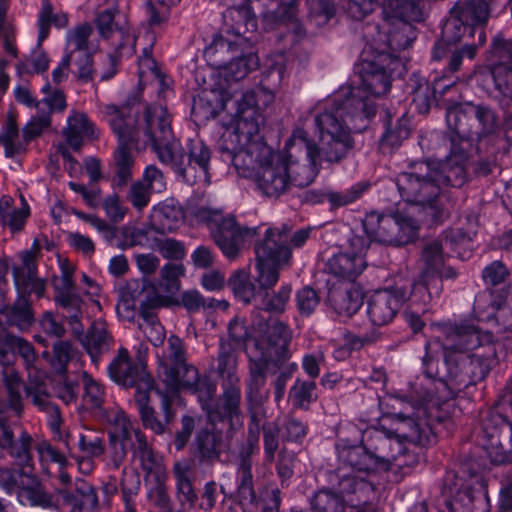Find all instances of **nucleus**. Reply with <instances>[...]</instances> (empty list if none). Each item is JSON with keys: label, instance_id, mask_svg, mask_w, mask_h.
<instances>
[{"label": "nucleus", "instance_id": "nucleus-1", "mask_svg": "<svg viewBox=\"0 0 512 512\" xmlns=\"http://www.w3.org/2000/svg\"><path fill=\"white\" fill-rule=\"evenodd\" d=\"M286 62L284 53H276L266 60L263 87L257 92L221 93L222 107L231 113L218 140L221 158L231 163L241 176L251 179L267 197H278L291 186H309L318 173V160L329 162L323 155L321 143L317 148L301 128L294 130L284 153L268 146L260 135L264 117L259 103L273 102L274 90L285 76Z\"/></svg>", "mask_w": 512, "mask_h": 512}, {"label": "nucleus", "instance_id": "nucleus-2", "mask_svg": "<svg viewBox=\"0 0 512 512\" xmlns=\"http://www.w3.org/2000/svg\"><path fill=\"white\" fill-rule=\"evenodd\" d=\"M398 64L384 53L375 61L364 60L357 80L316 104L315 124L325 159L338 162L351 149V132L363 130L375 116L374 98L389 91L390 73Z\"/></svg>", "mask_w": 512, "mask_h": 512}, {"label": "nucleus", "instance_id": "nucleus-3", "mask_svg": "<svg viewBox=\"0 0 512 512\" xmlns=\"http://www.w3.org/2000/svg\"><path fill=\"white\" fill-rule=\"evenodd\" d=\"M438 340L426 345L425 375L443 401L463 387L483 380L496 362L493 335L468 321L435 325Z\"/></svg>", "mask_w": 512, "mask_h": 512}, {"label": "nucleus", "instance_id": "nucleus-4", "mask_svg": "<svg viewBox=\"0 0 512 512\" xmlns=\"http://www.w3.org/2000/svg\"><path fill=\"white\" fill-rule=\"evenodd\" d=\"M145 130L136 139L151 143L159 161L170 166L188 183L210 182L208 167L210 150L200 140H190L188 155L174 138L171 120L162 106H147L144 111Z\"/></svg>", "mask_w": 512, "mask_h": 512}, {"label": "nucleus", "instance_id": "nucleus-5", "mask_svg": "<svg viewBox=\"0 0 512 512\" xmlns=\"http://www.w3.org/2000/svg\"><path fill=\"white\" fill-rule=\"evenodd\" d=\"M472 249L471 235L463 232L460 228L449 230L442 236L429 241L422 251L425 270L412 288L413 301L426 303L434 295L439 296L442 290V281L437 273L444 265L446 256L456 252L461 259H467L471 256Z\"/></svg>", "mask_w": 512, "mask_h": 512}, {"label": "nucleus", "instance_id": "nucleus-6", "mask_svg": "<svg viewBox=\"0 0 512 512\" xmlns=\"http://www.w3.org/2000/svg\"><path fill=\"white\" fill-rule=\"evenodd\" d=\"M291 337V331L285 323L273 320L267 325L265 335L255 342V354L250 356V375L246 382V399L251 407H259L268 399V363L283 362L289 358Z\"/></svg>", "mask_w": 512, "mask_h": 512}, {"label": "nucleus", "instance_id": "nucleus-7", "mask_svg": "<svg viewBox=\"0 0 512 512\" xmlns=\"http://www.w3.org/2000/svg\"><path fill=\"white\" fill-rule=\"evenodd\" d=\"M137 112L138 109L128 105L118 107L108 104L104 107V116L119 141V147L114 155L115 175L113 178V186L117 188L126 186L133 176L135 157L128 145H135L137 149L151 146V143L136 139L137 134L143 135L145 130L144 115L142 118H138L136 117Z\"/></svg>", "mask_w": 512, "mask_h": 512}, {"label": "nucleus", "instance_id": "nucleus-8", "mask_svg": "<svg viewBox=\"0 0 512 512\" xmlns=\"http://www.w3.org/2000/svg\"><path fill=\"white\" fill-rule=\"evenodd\" d=\"M396 186L404 201L431 210L435 220H442L448 211V197L441 186L438 172L430 163L418 162L401 172Z\"/></svg>", "mask_w": 512, "mask_h": 512}, {"label": "nucleus", "instance_id": "nucleus-9", "mask_svg": "<svg viewBox=\"0 0 512 512\" xmlns=\"http://www.w3.org/2000/svg\"><path fill=\"white\" fill-rule=\"evenodd\" d=\"M41 245L35 239L31 247L20 254L21 264L13 268L14 283L21 295L15 304L0 311V322L5 318L9 325H15L21 331L28 330L34 322L31 305L27 295L35 294L38 298L45 295V281L37 275V259Z\"/></svg>", "mask_w": 512, "mask_h": 512}, {"label": "nucleus", "instance_id": "nucleus-10", "mask_svg": "<svg viewBox=\"0 0 512 512\" xmlns=\"http://www.w3.org/2000/svg\"><path fill=\"white\" fill-rule=\"evenodd\" d=\"M382 29L392 51L408 48L416 38L412 22L423 19V10L415 0H386L383 4Z\"/></svg>", "mask_w": 512, "mask_h": 512}, {"label": "nucleus", "instance_id": "nucleus-11", "mask_svg": "<svg viewBox=\"0 0 512 512\" xmlns=\"http://www.w3.org/2000/svg\"><path fill=\"white\" fill-rule=\"evenodd\" d=\"M440 393L433 388L425 395L422 402L415 405L408 403L405 410L393 416V434L398 439H405L411 444L425 445L430 442V427L424 418H433V410L439 409L443 401ZM435 417H437L435 415Z\"/></svg>", "mask_w": 512, "mask_h": 512}, {"label": "nucleus", "instance_id": "nucleus-12", "mask_svg": "<svg viewBox=\"0 0 512 512\" xmlns=\"http://www.w3.org/2000/svg\"><path fill=\"white\" fill-rule=\"evenodd\" d=\"M285 232H265L263 240L255 246L257 260L256 282L259 294L273 288L279 280V271L290 264L291 252Z\"/></svg>", "mask_w": 512, "mask_h": 512}, {"label": "nucleus", "instance_id": "nucleus-13", "mask_svg": "<svg viewBox=\"0 0 512 512\" xmlns=\"http://www.w3.org/2000/svg\"><path fill=\"white\" fill-rule=\"evenodd\" d=\"M366 236L371 241L388 245H405L417 238L419 225L410 215L368 213L363 220Z\"/></svg>", "mask_w": 512, "mask_h": 512}, {"label": "nucleus", "instance_id": "nucleus-14", "mask_svg": "<svg viewBox=\"0 0 512 512\" xmlns=\"http://www.w3.org/2000/svg\"><path fill=\"white\" fill-rule=\"evenodd\" d=\"M196 217L206 221L216 245L228 258H235L247 239L256 234V228L240 227L233 217H224L218 210L201 208Z\"/></svg>", "mask_w": 512, "mask_h": 512}, {"label": "nucleus", "instance_id": "nucleus-15", "mask_svg": "<svg viewBox=\"0 0 512 512\" xmlns=\"http://www.w3.org/2000/svg\"><path fill=\"white\" fill-rule=\"evenodd\" d=\"M106 420L113 426L110 433L112 451L108 456L107 465L118 469L123 463L127 450L132 456L148 443L143 432L127 417L125 412L116 407L106 412Z\"/></svg>", "mask_w": 512, "mask_h": 512}, {"label": "nucleus", "instance_id": "nucleus-16", "mask_svg": "<svg viewBox=\"0 0 512 512\" xmlns=\"http://www.w3.org/2000/svg\"><path fill=\"white\" fill-rule=\"evenodd\" d=\"M492 0H469L459 2L450 19L443 27V36L448 42H459L466 35L473 36L475 27L486 24Z\"/></svg>", "mask_w": 512, "mask_h": 512}, {"label": "nucleus", "instance_id": "nucleus-17", "mask_svg": "<svg viewBox=\"0 0 512 512\" xmlns=\"http://www.w3.org/2000/svg\"><path fill=\"white\" fill-rule=\"evenodd\" d=\"M19 355L27 371L29 380L35 378L37 381L46 378V372L41 366V360L37 356L33 345L26 339L13 335L9 332L0 334V365L11 367L16 362V355Z\"/></svg>", "mask_w": 512, "mask_h": 512}, {"label": "nucleus", "instance_id": "nucleus-18", "mask_svg": "<svg viewBox=\"0 0 512 512\" xmlns=\"http://www.w3.org/2000/svg\"><path fill=\"white\" fill-rule=\"evenodd\" d=\"M338 459V476L340 482L343 476L352 477L356 482L364 481L371 473L377 471V462L370 452L360 445H354L340 439L335 444Z\"/></svg>", "mask_w": 512, "mask_h": 512}, {"label": "nucleus", "instance_id": "nucleus-19", "mask_svg": "<svg viewBox=\"0 0 512 512\" xmlns=\"http://www.w3.org/2000/svg\"><path fill=\"white\" fill-rule=\"evenodd\" d=\"M10 411L0 410V449L5 450L14 462L27 468L31 465L32 437L10 418Z\"/></svg>", "mask_w": 512, "mask_h": 512}, {"label": "nucleus", "instance_id": "nucleus-20", "mask_svg": "<svg viewBox=\"0 0 512 512\" xmlns=\"http://www.w3.org/2000/svg\"><path fill=\"white\" fill-rule=\"evenodd\" d=\"M368 248L364 236L352 234L341 251L329 259L328 267L335 276L354 280L366 267L364 259Z\"/></svg>", "mask_w": 512, "mask_h": 512}, {"label": "nucleus", "instance_id": "nucleus-21", "mask_svg": "<svg viewBox=\"0 0 512 512\" xmlns=\"http://www.w3.org/2000/svg\"><path fill=\"white\" fill-rule=\"evenodd\" d=\"M237 360L233 347L221 344L217 371L223 378L225 413L239 423V404L241 392L239 378L236 375Z\"/></svg>", "mask_w": 512, "mask_h": 512}, {"label": "nucleus", "instance_id": "nucleus-22", "mask_svg": "<svg viewBox=\"0 0 512 512\" xmlns=\"http://www.w3.org/2000/svg\"><path fill=\"white\" fill-rule=\"evenodd\" d=\"M409 292L403 287L378 290L373 293L366 305V314L373 326L389 324L408 299Z\"/></svg>", "mask_w": 512, "mask_h": 512}, {"label": "nucleus", "instance_id": "nucleus-23", "mask_svg": "<svg viewBox=\"0 0 512 512\" xmlns=\"http://www.w3.org/2000/svg\"><path fill=\"white\" fill-rule=\"evenodd\" d=\"M493 53L499 59L492 70L494 87L497 92L494 97L503 104L512 100V41L495 38Z\"/></svg>", "mask_w": 512, "mask_h": 512}, {"label": "nucleus", "instance_id": "nucleus-24", "mask_svg": "<svg viewBox=\"0 0 512 512\" xmlns=\"http://www.w3.org/2000/svg\"><path fill=\"white\" fill-rule=\"evenodd\" d=\"M169 303L167 297L153 293L140 305L138 327L155 347L161 346L166 338L165 328L159 321L156 310L168 306Z\"/></svg>", "mask_w": 512, "mask_h": 512}, {"label": "nucleus", "instance_id": "nucleus-25", "mask_svg": "<svg viewBox=\"0 0 512 512\" xmlns=\"http://www.w3.org/2000/svg\"><path fill=\"white\" fill-rule=\"evenodd\" d=\"M114 18V9H107L98 14V32L103 39L111 40V45L117 49L120 56H132L135 51V36L126 28H118Z\"/></svg>", "mask_w": 512, "mask_h": 512}, {"label": "nucleus", "instance_id": "nucleus-26", "mask_svg": "<svg viewBox=\"0 0 512 512\" xmlns=\"http://www.w3.org/2000/svg\"><path fill=\"white\" fill-rule=\"evenodd\" d=\"M470 115L477 122L475 128H471L470 140H477L479 145H495L500 140V122L496 112L485 104H473Z\"/></svg>", "mask_w": 512, "mask_h": 512}, {"label": "nucleus", "instance_id": "nucleus-27", "mask_svg": "<svg viewBox=\"0 0 512 512\" xmlns=\"http://www.w3.org/2000/svg\"><path fill=\"white\" fill-rule=\"evenodd\" d=\"M108 372L113 381L123 386H137L136 390H149L152 387L151 379L140 375L139 367L131 361L126 349L119 350L110 363Z\"/></svg>", "mask_w": 512, "mask_h": 512}, {"label": "nucleus", "instance_id": "nucleus-28", "mask_svg": "<svg viewBox=\"0 0 512 512\" xmlns=\"http://www.w3.org/2000/svg\"><path fill=\"white\" fill-rule=\"evenodd\" d=\"M3 385V396L0 397V410L10 411L14 416L20 418L24 412L25 392L24 382L18 371L11 367H3L0 372Z\"/></svg>", "mask_w": 512, "mask_h": 512}, {"label": "nucleus", "instance_id": "nucleus-29", "mask_svg": "<svg viewBox=\"0 0 512 512\" xmlns=\"http://www.w3.org/2000/svg\"><path fill=\"white\" fill-rule=\"evenodd\" d=\"M370 441L369 445L374 450L370 454L377 462V470H388L392 460H397L403 450V441L382 428L370 432Z\"/></svg>", "mask_w": 512, "mask_h": 512}, {"label": "nucleus", "instance_id": "nucleus-30", "mask_svg": "<svg viewBox=\"0 0 512 512\" xmlns=\"http://www.w3.org/2000/svg\"><path fill=\"white\" fill-rule=\"evenodd\" d=\"M467 152L465 146H458L452 140L451 152L447 159L435 168L438 172L441 186L461 187L466 182Z\"/></svg>", "mask_w": 512, "mask_h": 512}, {"label": "nucleus", "instance_id": "nucleus-31", "mask_svg": "<svg viewBox=\"0 0 512 512\" xmlns=\"http://www.w3.org/2000/svg\"><path fill=\"white\" fill-rule=\"evenodd\" d=\"M258 449V437L249 436L247 446L241 451V461L238 466V495L242 506H256L257 498L253 488L251 473L252 461L250 455Z\"/></svg>", "mask_w": 512, "mask_h": 512}, {"label": "nucleus", "instance_id": "nucleus-32", "mask_svg": "<svg viewBox=\"0 0 512 512\" xmlns=\"http://www.w3.org/2000/svg\"><path fill=\"white\" fill-rule=\"evenodd\" d=\"M158 376L165 383L167 392H176L179 389H187L192 393L199 390L201 379L198 370L187 363L174 368L167 364L158 367Z\"/></svg>", "mask_w": 512, "mask_h": 512}, {"label": "nucleus", "instance_id": "nucleus-33", "mask_svg": "<svg viewBox=\"0 0 512 512\" xmlns=\"http://www.w3.org/2000/svg\"><path fill=\"white\" fill-rule=\"evenodd\" d=\"M470 106L472 103H445L446 109V123L453 135L451 141L455 140L458 146H467L471 137V127L468 125L467 120L470 115Z\"/></svg>", "mask_w": 512, "mask_h": 512}, {"label": "nucleus", "instance_id": "nucleus-34", "mask_svg": "<svg viewBox=\"0 0 512 512\" xmlns=\"http://www.w3.org/2000/svg\"><path fill=\"white\" fill-rule=\"evenodd\" d=\"M63 508L74 507L81 511L93 512L98 507V497L95 489L88 482L77 479L74 483V490L58 489Z\"/></svg>", "mask_w": 512, "mask_h": 512}, {"label": "nucleus", "instance_id": "nucleus-35", "mask_svg": "<svg viewBox=\"0 0 512 512\" xmlns=\"http://www.w3.org/2000/svg\"><path fill=\"white\" fill-rule=\"evenodd\" d=\"M79 339L95 364H97L99 357L109 350L112 340L107 331V325L102 320L94 321L86 335L82 334Z\"/></svg>", "mask_w": 512, "mask_h": 512}, {"label": "nucleus", "instance_id": "nucleus-36", "mask_svg": "<svg viewBox=\"0 0 512 512\" xmlns=\"http://www.w3.org/2000/svg\"><path fill=\"white\" fill-rule=\"evenodd\" d=\"M358 493H347L339 486V493L329 489L319 490L312 497L310 504L314 512H349L347 503L349 499L355 498Z\"/></svg>", "mask_w": 512, "mask_h": 512}, {"label": "nucleus", "instance_id": "nucleus-37", "mask_svg": "<svg viewBox=\"0 0 512 512\" xmlns=\"http://www.w3.org/2000/svg\"><path fill=\"white\" fill-rule=\"evenodd\" d=\"M216 392V386L212 383L207 382L206 380L201 381L199 384V390L194 391L193 393L197 394L198 400L201 403V406L207 412V418L209 421L217 422L224 421L227 419L230 425L238 426L241 425V412L239 411V423L236 422L235 419H231L226 413L224 409V395L221 398V403L214 405L213 397Z\"/></svg>", "mask_w": 512, "mask_h": 512}, {"label": "nucleus", "instance_id": "nucleus-38", "mask_svg": "<svg viewBox=\"0 0 512 512\" xmlns=\"http://www.w3.org/2000/svg\"><path fill=\"white\" fill-rule=\"evenodd\" d=\"M151 219L157 231L171 232L182 223L183 211L173 199H168L153 208Z\"/></svg>", "mask_w": 512, "mask_h": 512}, {"label": "nucleus", "instance_id": "nucleus-39", "mask_svg": "<svg viewBox=\"0 0 512 512\" xmlns=\"http://www.w3.org/2000/svg\"><path fill=\"white\" fill-rule=\"evenodd\" d=\"M63 134L67 144L77 151L81 148L84 138L94 136V127L86 114L73 111L67 118V125L63 130Z\"/></svg>", "mask_w": 512, "mask_h": 512}, {"label": "nucleus", "instance_id": "nucleus-40", "mask_svg": "<svg viewBox=\"0 0 512 512\" xmlns=\"http://www.w3.org/2000/svg\"><path fill=\"white\" fill-rule=\"evenodd\" d=\"M447 505L450 512H489L490 509L488 496L469 488L460 490Z\"/></svg>", "mask_w": 512, "mask_h": 512}, {"label": "nucleus", "instance_id": "nucleus-41", "mask_svg": "<svg viewBox=\"0 0 512 512\" xmlns=\"http://www.w3.org/2000/svg\"><path fill=\"white\" fill-rule=\"evenodd\" d=\"M477 51L476 44L466 43L462 47L452 46L445 42H438L433 51L435 60H447V69L456 72L460 69L464 58L472 60Z\"/></svg>", "mask_w": 512, "mask_h": 512}, {"label": "nucleus", "instance_id": "nucleus-42", "mask_svg": "<svg viewBox=\"0 0 512 512\" xmlns=\"http://www.w3.org/2000/svg\"><path fill=\"white\" fill-rule=\"evenodd\" d=\"M224 22L232 32L238 36L247 32H254L257 29L256 18L248 4L232 7L223 14Z\"/></svg>", "mask_w": 512, "mask_h": 512}, {"label": "nucleus", "instance_id": "nucleus-43", "mask_svg": "<svg viewBox=\"0 0 512 512\" xmlns=\"http://www.w3.org/2000/svg\"><path fill=\"white\" fill-rule=\"evenodd\" d=\"M92 33L93 28L88 23H82L68 30L66 33L64 55L73 59L76 54H80L81 52H94L97 47L90 41Z\"/></svg>", "mask_w": 512, "mask_h": 512}, {"label": "nucleus", "instance_id": "nucleus-44", "mask_svg": "<svg viewBox=\"0 0 512 512\" xmlns=\"http://www.w3.org/2000/svg\"><path fill=\"white\" fill-rule=\"evenodd\" d=\"M216 422L208 420L204 429L197 433V448L201 456L208 460L219 457L222 449V434L216 428Z\"/></svg>", "mask_w": 512, "mask_h": 512}, {"label": "nucleus", "instance_id": "nucleus-45", "mask_svg": "<svg viewBox=\"0 0 512 512\" xmlns=\"http://www.w3.org/2000/svg\"><path fill=\"white\" fill-rule=\"evenodd\" d=\"M410 87L412 94V103L415 105L419 113H427L433 102L436 101L435 90H433L428 82L413 74L410 79Z\"/></svg>", "mask_w": 512, "mask_h": 512}, {"label": "nucleus", "instance_id": "nucleus-46", "mask_svg": "<svg viewBox=\"0 0 512 512\" xmlns=\"http://www.w3.org/2000/svg\"><path fill=\"white\" fill-rule=\"evenodd\" d=\"M187 471V466L182 463H176L174 465L177 499L184 510L192 509L197 501V495L192 487Z\"/></svg>", "mask_w": 512, "mask_h": 512}, {"label": "nucleus", "instance_id": "nucleus-47", "mask_svg": "<svg viewBox=\"0 0 512 512\" xmlns=\"http://www.w3.org/2000/svg\"><path fill=\"white\" fill-rule=\"evenodd\" d=\"M258 65L259 59L257 55L250 53L226 64L221 70V75L225 77L227 81L237 82L245 78L248 73L256 69Z\"/></svg>", "mask_w": 512, "mask_h": 512}, {"label": "nucleus", "instance_id": "nucleus-48", "mask_svg": "<svg viewBox=\"0 0 512 512\" xmlns=\"http://www.w3.org/2000/svg\"><path fill=\"white\" fill-rule=\"evenodd\" d=\"M19 497L25 498L31 506L57 511L63 509L58 491L56 492V498H54L40 486L32 488H25L24 486L19 492Z\"/></svg>", "mask_w": 512, "mask_h": 512}, {"label": "nucleus", "instance_id": "nucleus-49", "mask_svg": "<svg viewBox=\"0 0 512 512\" xmlns=\"http://www.w3.org/2000/svg\"><path fill=\"white\" fill-rule=\"evenodd\" d=\"M229 286L235 296L244 303H250L259 294V287L251 282L249 273L246 270L236 271L229 279Z\"/></svg>", "mask_w": 512, "mask_h": 512}, {"label": "nucleus", "instance_id": "nucleus-50", "mask_svg": "<svg viewBox=\"0 0 512 512\" xmlns=\"http://www.w3.org/2000/svg\"><path fill=\"white\" fill-rule=\"evenodd\" d=\"M331 301L336 313L343 317L352 316L363 303L362 293L356 288L346 290L338 295H332Z\"/></svg>", "mask_w": 512, "mask_h": 512}, {"label": "nucleus", "instance_id": "nucleus-51", "mask_svg": "<svg viewBox=\"0 0 512 512\" xmlns=\"http://www.w3.org/2000/svg\"><path fill=\"white\" fill-rule=\"evenodd\" d=\"M289 397L294 407L307 409L317 399L316 383L297 379L290 388Z\"/></svg>", "mask_w": 512, "mask_h": 512}, {"label": "nucleus", "instance_id": "nucleus-52", "mask_svg": "<svg viewBox=\"0 0 512 512\" xmlns=\"http://www.w3.org/2000/svg\"><path fill=\"white\" fill-rule=\"evenodd\" d=\"M148 391L138 388L135 392V402L144 426L156 434H161L164 432L165 426L156 418L153 408L148 405Z\"/></svg>", "mask_w": 512, "mask_h": 512}, {"label": "nucleus", "instance_id": "nucleus-53", "mask_svg": "<svg viewBox=\"0 0 512 512\" xmlns=\"http://www.w3.org/2000/svg\"><path fill=\"white\" fill-rule=\"evenodd\" d=\"M292 287L289 284L282 285L277 292L269 294L268 291L263 292L260 296L263 309L272 314H281L285 312L290 297Z\"/></svg>", "mask_w": 512, "mask_h": 512}, {"label": "nucleus", "instance_id": "nucleus-54", "mask_svg": "<svg viewBox=\"0 0 512 512\" xmlns=\"http://www.w3.org/2000/svg\"><path fill=\"white\" fill-rule=\"evenodd\" d=\"M134 460H138L144 471L149 474H155L160 477L163 472L162 458L156 454L149 443L139 449L133 456Z\"/></svg>", "mask_w": 512, "mask_h": 512}, {"label": "nucleus", "instance_id": "nucleus-55", "mask_svg": "<svg viewBox=\"0 0 512 512\" xmlns=\"http://www.w3.org/2000/svg\"><path fill=\"white\" fill-rule=\"evenodd\" d=\"M82 385L84 390V403L91 408L100 407L104 402L106 395L104 386L87 373L83 374Z\"/></svg>", "mask_w": 512, "mask_h": 512}, {"label": "nucleus", "instance_id": "nucleus-56", "mask_svg": "<svg viewBox=\"0 0 512 512\" xmlns=\"http://www.w3.org/2000/svg\"><path fill=\"white\" fill-rule=\"evenodd\" d=\"M29 478L30 474L25 470L0 467V488L8 494L21 490Z\"/></svg>", "mask_w": 512, "mask_h": 512}, {"label": "nucleus", "instance_id": "nucleus-57", "mask_svg": "<svg viewBox=\"0 0 512 512\" xmlns=\"http://www.w3.org/2000/svg\"><path fill=\"white\" fill-rule=\"evenodd\" d=\"M368 188L369 184L359 182L347 190L327 193V199L333 207L346 206L358 200Z\"/></svg>", "mask_w": 512, "mask_h": 512}, {"label": "nucleus", "instance_id": "nucleus-58", "mask_svg": "<svg viewBox=\"0 0 512 512\" xmlns=\"http://www.w3.org/2000/svg\"><path fill=\"white\" fill-rule=\"evenodd\" d=\"M409 134V121L402 117L398 119L394 125L389 124L381 137V143L382 145L394 148L399 146L403 140L408 138Z\"/></svg>", "mask_w": 512, "mask_h": 512}, {"label": "nucleus", "instance_id": "nucleus-59", "mask_svg": "<svg viewBox=\"0 0 512 512\" xmlns=\"http://www.w3.org/2000/svg\"><path fill=\"white\" fill-rule=\"evenodd\" d=\"M51 120L48 110L43 105H38L35 115L23 128V135L26 141L38 137L45 129L50 126Z\"/></svg>", "mask_w": 512, "mask_h": 512}, {"label": "nucleus", "instance_id": "nucleus-60", "mask_svg": "<svg viewBox=\"0 0 512 512\" xmlns=\"http://www.w3.org/2000/svg\"><path fill=\"white\" fill-rule=\"evenodd\" d=\"M19 132L16 123L13 120H9L3 128L1 136V142L5 147V154L8 157H12L15 154H19L23 151L24 146L18 140Z\"/></svg>", "mask_w": 512, "mask_h": 512}, {"label": "nucleus", "instance_id": "nucleus-61", "mask_svg": "<svg viewBox=\"0 0 512 512\" xmlns=\"http://www.w3.org/2000/svg\"><path fill=\"white\" fill-rule=\"evenodd\" d=\"M44 380L45 379L37 381L35 378L29 380V383L25 387V394L27 397L31 398L32 403L36 407L40 410L46 411L53 404L50 402L49 395L43 387Z\"/></svg>", "mask_w": 512, "mask_h": 512}, {"label": "nucleus", "instance_id": "nucleus-62", "mask_svg": "<svg viewBox=\"0 0 512 512\" xmlns=\"http://www.w3.org/2000/svg\"><path fill=\"white\" fill-rule=\"evenodd\" d=\"M320 298L317 292L309 287H303L296 294V303L301 315L309 316L318 307Z\"/></svg>", "mask_w": 512, "mask_h": 512}, {"label": "nucleus", "instance_id": "nucleus-63", "mask_svg": "<svg viewBox=\"0 0 512 512\" xmlns=\"http://www.w3.org/2000/svg\"><path fill=\"white\" fill-rule=\"evenodd\" d=\"M53 358L51 359L52 368L58 373H64L68 362L74 355L72 345L66 341H59L53 347Z\"/></svg>", "mask_w": 512, "mask_h": 512}, {"label": "nucleus", "instance_id": "nucleus-64", "mask_svg": "<svg viewBox=\"0 0 512 512\" xmlns=\"http://www.w3.org/2000/svg\"><path fill=\"white\" fill-rule=\"evenodd\" d=\"M185 363V353L182 340L176 335H171L168 338L167 356L164 360L160 361L159 365L167 364L171 367L177 368Z\"/></svg>", "mask_w": 512, "mask_h": 512}]
</instances>
